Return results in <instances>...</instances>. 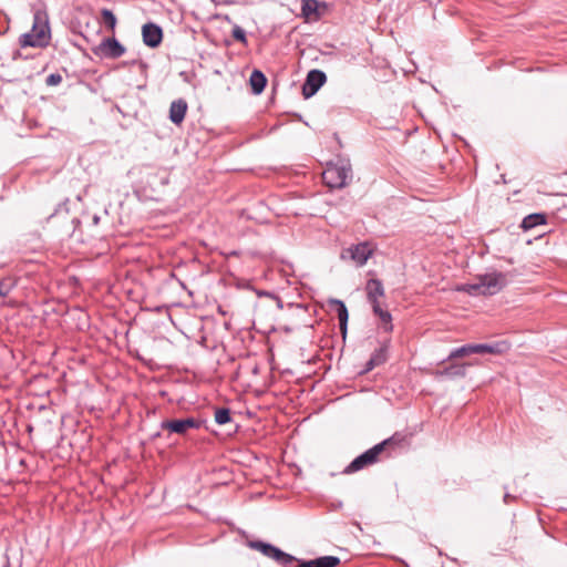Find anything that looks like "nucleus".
I'll return each instance as SVG.
<instances>
[{"label": "nucleus", "mask_w": 567, "mask_h": 567, "mask_svg": "<svg viewBox=\"0 0 567 567\" xmlns=\"http://www.w3.org/2000/svg\"><path fill=\"white\" fill-rule=\"evenodd\" d=\"M509 348V344L506 341H498V353L506 351Z\"/></svg>", "instance_id": "bb28decb"}, {"label": "nucleus", "mask_w": 567, "mask_h": 567, "mask_svg": "<svg viewBox=\"0 0 567 567\" xmlns=\"http://www.w3.org/2000/svg\"><path fill=\"white\" fill-rule=\"evenodd\" d=\"M297 567H336L340 564V558L337 556H322L311 560H299Z\"/></svg>", "instance_id": "f8f14e48"}, {"label": "nucleus", "mask_w": 567, "mask_h": 567, "mask_svg": "<svg viewBox=\"0 0 567 567\" xmlns=\"http://www.w3.org/2000/svg\"><path fill=\"white\" fill-rule=\"evenodd\" d=\"M199 426V422L193 417L166 420L161 423V427L173 433L185 434L189 429Z\"/></svg>", "instance_id": "1a4fd4ad"}, {"label": "nucleus", "mask_w": 567, "mask_h": 567, "mask_svg": "<svg viewBox=\"0 0 567 567\" xmlns=\"http://www.w3.org/2000/svg\"><path fill=\"white\" fill-rule=\"evenodd\" d=\"M473 354L474 353H495L496 352V346L494 344H472Z\"/></svg>", "instance_id": "b1692460"}, {"label": "nucleus", "mask_w": 567, "mask_h": 567, "mask_svg": "<svg viewBox=\"0 0 567 567\" xmlns=\"http://www.w3.org/2000/svg\"><path fill=\"white\" fill-rule=\"evenodd\" d=\"M457 290L471 296H493L496 292V275L480 276L473 282L461 285Z\"/></svg>", "instance_id": "20e7f679"}, {"label": "nucleus", "mask_w": 567, "mask_h": 567, "mask_svg": "<svg viewBox=\"0 0 567 567\" xmlns=\"http://www.w3.org/2000/svg\"><path fill=\"white\" fill-rule=\"evenodd\" d=\"M50 30L48 21L40 12L34 13L32 30L20 37L19 43L22 48H43L49 43Z\"/></svg>", "instance_id": "f03ea898"}, {"label": "nucleus", "mask_w": 567, "mask_h": 567, "mask_svg": "<svg viewBox=\"0 0 567 567\" xmlns=\"http://www.w3.org/2000/svg\"><path fill=\"white\" fill-rule=\"evenodd\" d=\"M374 249L370 243H359L351 245L341 252V258L351 260L357 267H362L367 264L368 259L373 255Z\"/></svg>", "instance_id": "39448f33"}, {"label": "nucleus", "mask_w": 567, "mask_h": 567, "mask_svg": "<svg viewBox=\"0 0 567 567\" xmlns=\"http://www.w3.org/2000/svg\"><path fill=\"white\" fill-rule=\"evenodd\" d=\"M62 82V76L59 73H52L48 75L45 83L50 86L58 85Z\"/></svg>", "instance_id": "a878e982"}, {"label": "nucleus", "mask_w": 567, "mask_h": 567, "mask_svg": "<svg viewBox=\"0 0 567 567\" xmlns=\"http://www.w3.org/2000/svg\"><path fill=\"white\" fill-rule=\"evenodd\" d=\"M373 313L379 317L381 321V327L385 332H391L393 330L392 324V316L388 310H384L380 307H374Z\"/></svg>", "instance_id": "f3484780"}, {"label": "nucleus", "mask_w": 567, "mask_h": 567, "mask_svg": "<svg viewBox=\"0 0 567 567\" xmlns=\"http://www.w3.org/2000/svg\"><path fill=\"white\" fill-rule=\"evenodd\" d=\"M388 347V343H384L373 352L370 359L374 362V364L380 365L386 361Z\"/></svg>", "instance_id": "aec40b11"}, {"label": "nucleus", "mask_w": 567, "mask_h": 567, "mask_svg": "<svg viewBox=\"0 0 567 567\" xmlns=\"http://www.w3.org/2000/svg\"><path fill=\"white\" fill-rule=\"evenodd\" d=\"M509 497H511V496H509V494H507V493H506V494L504 495V502H505V503H507V502H508V499H509Z\"/></svg>", "instance_id": "c756f323"}, {"label": "nucleus", "mask_w": 567, "mask_h": 567, "mask_svg": "<svg viewBox=\"0 0 567 567\" xmlns=\"http://www.w3.org/2000/svg\"><path fill=\"white\" fill-rule=\"evenodd\" d=\"M249 547L256 550H259L266 557L272 558L277 563H279L281 566H289L291 563L297 560V558L290 554H287L282 551L280 548L264 543L261 540H254L249 543Z\"/></svg>", "instance_id": "423d86ee"}, {"label": "nucleus", "mask_w": 567, "mask_h": 567, "mask_svg": "<svg viewBox=\"0 0 567 567\" xmlns=\"http://www.w3.org/2000/svg\"><path fill=\"white\" fill-rule=\"evenodd\" d=\"M470 354H473L472 344H465V346H462L460 348L452 350L447 357V360L462 358V357H466Z\"/></svg>", "instance_id": "6ab92c4d"}, {"label": "nucleus", "mask_w": 567, "mask_h": 567, "mask_svg": "<svg viewBox=\"0 0 567 567\" xmlns=\"http://www.w3.org/2000/svg\"><path fill=\"white\" fill-rule=\"evenodd\" d=\"M326 73L321 70H311L308 72L306 81L302 85V94L306 99L313 96L319 89L326 83Z\"/></svg>", "instance_id": "6e6552de"}, {"label": "nucleus", "mask_w": 567, "mask_h": 567, "mask_svg": "<svg viewBox=\"0 0 567 567\" xmlns=\"http://www.w3.org/2000/svg\"><path fill=\"white\" fill-rule=\"evenodd\" d=\"M92 51L102 59H117L126 52V49L115 38H105Z\"/></svg>", "instance_id": "0eeeda50"}, {"label": "nucleus", "mask_w": 567, "mask_h": 567, "mask_svg": "<svg viewBox=\"0 0 567 567\" xmlns=\"http://www.w3.org/2000/svg\"><path fill=\"white\" fill-rule=\"evenodd\" d=\"M101 14L104 23L113 30L116 25V17L114 16V13L109 9H103L101 11Z\"/></svg>", "instance_id": "5701e85b"}, {"label": "nucleus", "mask_w": 567, "mask_h": 567, "mask_svg": "<svg viewBox=\"0 0 567 567\" xmlns=\"http://www.w3.org/2000/svg\"><path fill=\"white\" fill-rule=\"evenodd\" d=\"M497 282H498V288L501 287V285L503 284V280H502V274L498 272V279H497Z\"/></svg>", "instance_id": "c85d7f7f"}, {"label": "nucleus", "mask_w": 567, "mask_h": 567, "mask_svg": "<svg viewBox=\"0 0 567 567\" xmlns=\"http://www.w3.org/2000/svg\"><path fill=\"white\" fill-rule=\"evenodd\" d=\"M322 179L330 188H343L352 179V167L348 159L339 158L329 163L322 173Z\"/></svg>", "instance_id": "f257e3e1"}, {"label": "nucleus", "mask_w": 567, "mask_h": 567, "mask_svg": "<svg viewBox=\"0 0 567 567\" xmlns=\"http://www.w3.org/2000/svg\"><path fill=\"white\" fill-rule=\"evenodd\" d=\"M365 292L369 303L374 307H380V298L384 297V288L382 281L375 278L369 279L365 284Z\"/></svg>", "instance_id": "9b49d317"}, {"label": "nucleus", "mask_w": 567, "mask_h": 567, "mask_svg": "<svg viewBox=\"0 0 567 567\" xmlns=\"http://www.w3.org/2000/svg\"><path fill=\"white\" fill-rule=\"evenodd\" d=\"M230 421V410L227 408H220L215 411V422L219 425H224Z\"/></svg>", "instance_id": "412c9836"}, {"label": "nucleus", "mask_w": 567, "mask_h": 567, "mask_svg": "<svg viewBox=\"0 0 567 567\" xmlns=\"http://www.w3.org/2000/svg\"><path fill=\"white\" fill-rule=\"evenodd\" d=\"M142 37L145 45L156 48L161 44L163 39V31L161 27L155 23H146L142 28Z\"/></svg>", "instance_id": "9d476101"}, {"label": "nucleus", "mask_w": 567, "mask_h": 567, "mask_svg": "<svg viewBox=\"0 0 567 567\" xmlns=\"http://www.w3.org/2000/svg\"><path fill=\"white\" fill-rule=\"evenodd\" d=\"M547 224V215L545 213H533L527 216H525L520 224L518 225V228L523 231H528L534 229L537 226L546 225Z\"/></svg>", "instance_id": "ddd939ff"}, {"label": "nucleus", "mask_w": 567, "mask_h": 567, "mask_svg": "<svg viewBox=\"0 0 567 567\" xmlns=\"http://www.w3.org/2000/svg\"><path fill=\"white\" fill-rule=\"evenodd\" d=\"M249 83L254 94H260L267 84L265 74L259 70H254L249 78Z\"/></svg>", "instance_id": "2eb2a0df"}, {"label": "nucleus", "mask_w": 567, "mask_h": 567, "mask_svg": "<svg viewBox=\"0 0 567 567\" xmlns=\"http://www.w3.org/2000/svg\"><path fill=\"white\" fill-rule=\"evenodd\" d=\"M317 10H318V1L317 0H303L302 13L305 17L309 18L312 13H316Z\"/></svg>", "instance_id": "4be33fe9"}, {"label": "nucleus", "mask_w": 567, "mask_h": 567, "mask_svg": "<svg viewBox=\"0 0 567 567\" xmlns=\"http://www.w3.org/2000/svg\"><path fill=\"white\" fill-rule=\"evenodd\" d=\"M394 439H388L383 442L375 444L373 447L363 452L359 456H357L344 470V473L350 474L358 472L369 465H372L378 462V456L382 451H384L385 446L391 445Z\"/></svg>", "instance_id": "7ed1b4c3"}, {"label": "nucleus", "mask_w": 567, "mask_h": 567, "mask_svg": "<svg viewBox=\"0 0 567 567\" xmlns=\"http://www.w3.org/2000/svg\"><path fill=\"white\" fill-rule=\"evenodd\" d=\"M187 103L183 100L173 101L169 107V120L174 124H181L186 115Z\"/></svg>", "instance_id": "4468645a"}, {"label": "nucleus", "mask_w": 567, "mask_h": 567, "mask_svg": "<svg viewBox=\"0 0 567 567\" xmlns=\"http://www.w3.org/2000/svg\"><path fill=\"white\" fill-rule=\"evenodd\" d=\"M466 371L465 364H450L444 369L437 371V375L447 378H460L464 377Z\"/></svg>", "instance_id": "dca6fc26"}, {"label": "nucleus", "mask_w": 567, "mask_h": 567, "mask_svg": "<svg viewBox=\"0 0 567 567\" xmlns=\"http://www.w3.org/2000/svg\"><path fill=\"white\" fill-rule=\"evenodd\" d=\"M375 367H378V364H374V362L370 359V360L367 362L365 371H370V370L374 369Z\"/></svg>", "instance_id": "cd10ccee"}, {"label": "nucleus", "mask_w": 567, "mask_h": 567, "mask_svg": "<svg viewBox=\"0 0 567 567\" xmlns=\"http://www.w3.org/2000/svg\"><path fill=\"white\" fill-rule=\"evenodd\" d=\"M333 302L337 306V316L339 319L340 330L342 331L343 334H346L349 318L348 309L341 300H334Z\"/></svg>", "instance_id": "a211bd4d"}, {"label": "nucleus", "mask_w": 567, "mask_h": 567, "mask_svg": "<svg viewBox=\"0 0 567 567\" xmlns=\"http://www.w3.org/2000/svg\"><path fill=\"white\" fill-rule=\"evenodd\" d=\"M97 221H99V217H97V216H95V217H94V223H97Z\"/></svg>", "instance_id": "7c9ffc66"}, {"label": "nucleus", "mask_w": 567, "mask_h": 567, "mask_svg": "<svg viewBox=\"0 0 567 567\" xmlns=\"http://www.w3.org/2000/svg\"><path fill=\"white\" fill-rule=\"evenodd\" d=\"M231 34L234 37L235 40L246 44L247 43V38H246V32L245 30L239 27V25H235L233 28V31H231Z\"/></svg>", "instance_id": "393cba45"}]
</instances>
